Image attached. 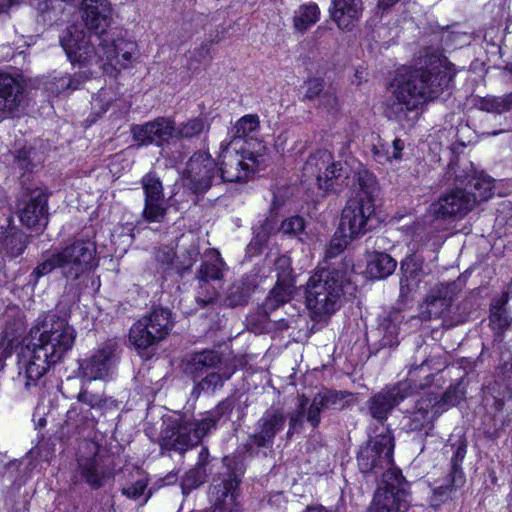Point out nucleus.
Here are the masks:
<instances>
[{
	"mask_svg": "<svg viewBox=\"0 0 512 512\" xmlns=\"http://www.w3.org/2000/svg\"><path fill=\"white\" fill-rule=\"evenodd\" d=\"M81 75L75 74L74 76H62L57 79V86L61 90H77L80 88L82 81H81Z\"/></svg>",
	"mask_w": 512,
	"mask_h": 512,
	"instance_id": "62",
	"label": "nucleus"
},
{
	"mask_svg": "<svg viewBox=\"0 0 512 512\" xmlns=\"http://www.w3.org/2000/svg\"><path fill=\"white\" fill-rule=\"evenodd\" d=\"M174 131V122L166 118H157L144 125L133 126L130 132L138 146L167 142Z\"/></svg>",
	"mask_w": 512,
	"mask_h": 512,
	"instance_id": "26",
	"label": "nucleus"
},
{
	"mask_svg": "<svg viewBox=\"0 0 512 512\" xmlns=\"http://www.w3.org/2000/svg\"><path fill=\"white\" fill-rule=\"evenodd\" d=\"M232 376V372L220 373L211 371L204 374L202 377L198 379H193V389L191 391V395L194 398H199L201 393H214L215 391L221 389L224 383L230 379Z\"/></svg>",
	"mask_w": 512,
	"mask_h": 512,
	"instance_id": "36",
	"label": "nucleus"
},
{
	"mask_svg": "<svg viewBox=\"0 0 512 512\" xmlns=\"http://www.w3.org/2000/svg\"><path fill=\"white\" fill-rule=\"evenodd\" d=\"M60 43L72 63L87 62L93 55H98L100 58L106 57L110 62L117 58L115 49L101 53L104 48H96L95 41L84 30L76 26H70L66 29Z\"/></svg>",
	"mask_w": 512,
	"mask_h": 512,
	"instance_id": "17",
	"label": "nucleus"
},
{
	"mask_svg": "<svg viewBox=\"0 0 512 512\" xmlns=\"http://www.w3.org/2000/svg\"><path fill=\"white\" fill-rule=\"evenodd\" d=\"M119 357L120 351L117 344L109 341L81 362V374L89 381L104 379L109 376Z\"/></svg>",
	"mask_w": 512,
	"mask_h": 512,
	"instance_id": "20",
	"label": "nucleus"
},
{
	"mask_svg": "<svg viewBox=\"0 0 512 512\" xmlns=\"http://www.w3.org/2000/svg\"><path fill=\"white\" fill-rule=\"evenodd\" d=\"M331 19L341 30L351 31L363 12L362 0H331Z\"/></svg>",
	"mask_w": 512,
	"mask_h": 512,
	"instance_id": "30",
	"label": "nucleus"
},
{
	"mask_svg": "<svg viewBox=\"0 0 512 512\" xmlns=\"http://www.w3.org/2000/svg\"><path fill=\"white\" fill-rule=\"evenodd\" d=\"M456 75L454 64L439 54H425L414 68L399 72L387 104V116L414 123L423 104L449 91Z\"/></svg>",
	"mask_w": 512,
	"mask_h": 512,
	"instance_id": "1",
	"label": "nucleus"
},
{
	"mask_svg": "<svg viewBox=\"0 0 512 512\" xmlns=\"http://www.w3.org/2000/svg\"><path fill=\"white\" fill-rule=\"evenodd\" d=\"M425 386L426 384L415 383L412 380L399 381L394 385L386 386L368 398L367 413L380 424L379 427L387 426L386 421L400 403Z\"/></svg>",
	"mask_w": 512,
	"mask_h": 512,
	"instance_id": "10",
	"label": "nucleus"
},
{
	"mask_svg": "<svg viewBox=\"0 0 512 512\" xmlns=\"http://www.w3.org/2000/svg\"><path fill=\"white\" fill-rule=\"evenodd\" d=\"M368 512H407L410 506L408 482L402 473L379 480Z\"/></svg>",
	"mask_w": 512,
	"mask_h": 512,
	"instance_id": "14",
	"label": "nucleus"
},
{
	"mask_svg": "<svg viewBox=\"0 0 512 512\" xmlns=\"http://www.w3.org/2000/svg\"><path fill=\"white\" fill-rule=\"evenodd\" d=\"M209 123L201 117H195L180 123L178 127L174 126L173 135L178 138L192 139L199 137L202 133L209 130Z\"/></svg>",
	"mask_w": 512,
	"mask_h": 512,
	"instance_id": "46",
	"label": "nucleus"
},
{
	"mask_svg": "<svg viewBox=\"0 0 512 512\" xmlns=\"http://www.w3.org/2000/svg\"><path fill=\"white\" fill-rule=\"evenodd\" d=\"M349 167L341 161H334L327 150L312 154L304 165V173L313 179L321 197L340 193L348 185Z\"/></svg>",
	"mask_w": 512,
	"mask_h": 512,
	"instance_id": "9",
	"label": "nucleus"
},
{
	"mask_svg": "<svg viewBox=\"0 0 512 512\" xmlns=\"http://www.w3.org/2000/svg\"><path fill=\"white\" fill-rule=\"evenodd\" d=\"M483 401L487 410L489 413H492L493 416H496L497 413H500L503 410L505 404L504 397L494 394L485 395Z\"/></svg>",
	"mask_w": 512,
	"mask_h": 512,
	"instance_id": "61",
	"label": "nucleus"
},
{
	"mask_svg": "<svg viewBox=\"0 0 512 512\" xmlns=\"http://www.w3.org/2000/svg\"><path fill=\"white\" fill-rule=\"evenodd\" d=\"M226 264L217 250H209L204 255V260L197 271L198 291L196 303L205 308L218 299V288L211 282H220L224 276Z\"/></svg>",
	"mask_w": 512,
	"mask_h": 512,
	"instance_id": "16",
	"label": "nucleus"
},
{
	"mask_svg": "<svg viewBox=\"0 0 512 512\" xmlns=\"http://www.w3.org/2000/svg\"><path fill=\"white\" fill-rule=\"evenodd\" d=\"M200 255V250L197 244L192 243L189 247L182 253L178 262L175 264V271L183 275L186 271H188L194 263L197 261L198 256Z\"/></svg>",
	"mask_w": 512,
	"mask_h": 512,
	"instance_id": "52",
	"label": "nucleus"
},
{
	"mask_svg": "<svg viewBox=\"0 0 512 512\" xmlns=\"http://www.w3.org/2000/svg\"><path fill=\"white\" fill-rule=\"evenodd\" d=\"M306 92L304 94L303 99L308 101L317 100L325 89V81L321 77H311L308 78L305 83Z\"/></svg>",
	"mask_w": 512,
	"mask_h": 512,
	"instance_id": "56",
	"label": "nucleus"
},
{
	"mask_svg": "<svg viewBox=\"0 0 512 512\" xmlns=\"http://www.w3.org/2000/svg\"><path fill=\"white\" fill-rule=\"evenodd\" d=\"M245 465L239 456H226L220 470L213 476L208 499L215 512H238L239 487Z\"/></svg>",
	"mask_w": 512,
	"mask_h": 512,
	"instance_id": "7",
	"label": "nucleus"
},
{
	"mask_svg": "<svg viewBox=\"0 0 512 512\" xmlns=\"http://www.w3.org/2000/svg\"><path fill=\"white\" fill-rule=\"evenodd\" d=\"M489 320L490 326L497 334H503L511 324V319H509L506 310L502 307H493Z\"/></svg>",
	"mask_w": 512,
	"mask_h": 512,
	"instance_id": "55",
	"label": "nucleus"
},
{
	"mask_svg": "<svg viewBox=\"0 0 512 512\" xmlns=\"http://www.w3.org/2000/svg\"><path fill=\"white\" fill-rule=\"evenodd\" d=\"M274 229V223L270 219H266L264 223L255 230V237L250 245L255 243L256 245L262 246L268 240L270 233Z\"/></svg>",
	"mask_w": 512,
	"mask_h": 512,
	"instance_id": "60",
	"label": "nucleus"
},
{
	"mask_svg": "<svg viewBox=\"0 0 512 512\" xmlns=\"http://www.w3.org/2000/svg\"><path fill=\"white\" fill-rule=\"evenodd\" d=\"M378 192L375 177L367 171L360 172L356 193L342 210L339 233L350 238H358L376 226L375 200Z\"/></svg>",
	"mask_w": 512,
	"mask_h": 512,
	"instance_id": "3",
	"label": "nucleus"
},
{
	"mask_svg": "<svg viewBox=\"0 0 512 512\" xmlns=\"http://www.w3.org/2000/svg\"><path fill=\"white\" fill-rule=\"evenodd\" d=\"M475 207V199L464 188L456 187L443 193L428 208V215L434 219L455 221L464 218Z\"/></svg>",
	"mask_w": 512,
	"mask_h": 512,
	"instance_id": "18",
	"label": "nucleus"
},
{
	"mask_svg": "<svg viewBox=\"0 0 512 512\" xmlns=\"http://www.w3.org/2000/svg\"><path fill=\"white\" fill-rule=\"evenodd\" d=\"M139 478L134 480L132 488H130V499L138 501V508L143 507L152 496V490L147 488L148 479L142 475L138 467L135 468Z\"/></svg>",
	"mask_w": 512,
	"mask_h": 512,
	"instance_id": "48",
	"label": "nucleus"
},
{
	"mask_svg": "<svg viewBox=\"0 0 512 512\" xmlns=\"http://www.w3.org/2000/svg\"><path fill=\"white\" fill-rule=\"evenodd\" d=\"M142 187L145 193L144 219L148 222H162L166 216L167 207L160 178L150 172L142 178Z\"/></svg>",
	"mask_w": 512,
	"mask_h": 512,
	"instance_id": "21",
	"label": "nucleus"
},
{
	"mask_svg": "<svg viewBox=\"0 0 512 512\" xmlns=\"http://www.w3.org/2000/svg\"><path fill=\"white\" fill-rule=\"evenodd\" d=\"M346 284V272L339 268H321L310 276L306 284L305 301L315 318L321 320L341 307Z\"/></svg>",
	"mask_w": 512,
	"mask_h": 512,
	"instance_id": "4",
	"label": "nucleus"
},
{
	"mask_svg": "<svg viewBox=\"0 0 512 512\" xmlns=\"http://www.w3.org/2000/svg\"><path fill=\"white\" fill-rule=\"evenodd\" d=\"M402 315L398 310H391L385 314L377 328L379 348H392L399 344L400 323Z\"/></svg>",
	"mask_w": 512,
	"mask_h": 512,
	"instance_id": "33",
	"label": "nucleus"
},
{
	"mask_svg": "<svg viewBox=\"0 0 512 512\" xmlns=\"http://www.w3.org/2000/svg\"><path fill=\"white\" fill-rule=\"evenodd\" d=\"M81 18L85 26L94 32L98 46L102 45V35L110 25L111 5L108 0H82Z\"/></svg>",
	"mask_w": 512,
	"mask_h": 512,
	"instance_id": "23",
	"label": "nucleus"
},
{
	"mask_svg": "<svg viewBox=\"0 0 512 512\" xmlns=\"http://www.w3.org/2000/svg\"><path fill=\"white\" fill-rule=\"evenodd\" d=\"M108 100L106 91H101L98 95L93 96L92 106L97 113H105L108 110Z\"/></svg>",
	"mask_w": 512,
	"mask_h": 512,
	"instance_id": "64",
	"label": "nucleus"
},
{
	"mask_svg": "<svg viewBox=\"0 0 512 512\" xmlns=\"http://www.w3.org/2000/svg\"><path fill=\"white\" fill-rule=\"evenodd\" d=\"M317 106L328 113H335L339 109V101L332 88H327L317 99Z\"/></svg>",
	"mask_w": 512,
	"mask_h": 512,
	"instance_id": "58",
	"label": "nucleus"
},
{
	"mask_svg": "<svg viewBox=\"0 0 512 512\" xmlns=\"http://www.w3.org/2000/svg\"><path fill=\"white\" fill-rule=\"evenodd\" d=\"M465 393L464 379L461 378L456 384L450 385L439 400L436 399L435 413L441 414L450 407L457 405L464 398Z\"/></svg>",
	"mask_w": 512,
	"mask_h": 512,
	"instance_id": "44",
	"label": "nucleus"
},
{
	"mask_svg": "<svg viewBox=\"0 0 512 512\" xmlns=\"http://www.w3.org/2000/svg\"><path fill=\"white\" fill-rule=\"evenodd\" d=\"M60 271L67 283L81 293L91 288L97 291L100 282L91 271L98 265L96 244L89 239H76L69 245L56 250Z\"/></svg>",
	"mask_w": 512,
	"mask_h": 512,
	"instance_id": "5",
	"label": "nucleus"
},
{
	"mask_svg": "<svg viewBox=\"0 0 512 512\" xmlns=\"http://www.w3.org/2000/svg\"><path fill=\"white\" fill-rule=\"evenodd\" d=\"M55 269H60V262L56 250L43 255V260L34 268L30 277L37 283L41 277L50 274Z\"/></svg>",
	"mask_w": 512,
	"mask_h": 512,
	"instance_id": "50",
	"label": "nucleus"
},
{
	"mask_svg": "<svg viewBox=\"0 0 512 512\" xmlns=\"http://www.w3.org/2000/svg\"><path fill=\"white\" fill-rule=\"evenodd\" d=\"M328 409H342L344 407L345 394L343 392L323 390L321 391Z\"/></svg>",
	"mask_w": 512,
	"mask_h": 512,
	"instance_id": "59",
	"label": "nucleus"
},
{
	"mask_svg": "<svg viewBox=\"0 0 512 512\" xmlns=\"http://www.w3.org/2000/svg\"><path fill=\"white\" fill-rule=\"evenodd\" d=\"M206 469L194 467L186 472L181 482L182 493L188 495L206 481Z\"/></svg>",
	"mask_w": 512,
	"mask_h": 512,
	"instance_id": "51",
	"label": "nucleus"
},
{
	"mask_svg": "<svg viewBox=\"0 0 512 512\" xmlns=\"http://www.w3.org/2000/svg\"><path fill=\"white\" fill-rule=\"evenodd\" d=\"M395 439L389 426H375L369 439L360 446L357 465L364 475L373 476L375 482L390 479L402 473L395 466L393 453Z\"/></svg>",
	"mask_w": 512,
	"mask_h": 512,
	"instance_id": "6",
	"label": "nucleus"
},
{
	"mask_svg": "<svg viewBox=\"0 0 512 512\" xmlns=\"http://www.w3.org/2000/svg\"><path fill=\"white\" fill-rule=\"evenodd\" d=\"M397 266V261L389 254L374 252L367 263V272L374 279H384L391 275Z\"/></svg>",
	"mask_w": 512,
	"mask_h": 512,
	"instance_id": "39",
	"label": "nucleus"
},
{
	"mask_svg": "<svg viewBox=\"0 0 512 512\" xmlns=\"http://www.w3.org/2000/svg\"><path fill=\"white\" fill-rule=\"evenodd\" d=\"M254 288L255 285L249 278L235 281L228 288L225 304L232 308L246 305Z\"/></svg>",
	"mask_w": 512,
	"mask_h": 512,
	"instance_id": "38",
	"label": "nucleus"
},
{
	"mask_svg": "<svg viewBox=\"0 0 512 512\" xmlns=\"http://www.w3.org/2000/svg\"><path fill=\"white\" fill-rule=\"evenodd\" d=\"M31 343L22 353L23 366L15 381L27 392L37 388L52 365L60 362L75 343L76 331L66 316L51 312L30 330Z\"/></svg>",
	"mask_w": 512,
	"mask_h": 512,
	"instance_id": "2",
	"label": "nucleus"
},
{
	"mask_svg": "<svg viewBox=\"0 0 512 512\" xmlns=\"http://www.w3.org/2000/svg\"><path fill=\"white\" fill-rule=\"evenodd\" d=\"M24 84L19 77L0 72V114L9 115L24 101Z\"/></svg>",
	"mask_w": 512,
	"mask_h": 512,
	"instance_id": "28",
	"label": "nucleus"
},
{
	"mask_svg": "<svg viewBox=\"0 0 512 512\" xmlns=\"http://www.w3.org/2000/svg\"><path fill=\"white\" fill-rule=\"evenodd\" d=\"M454 284H438L426 296L420 307L421 320L440 319L449 311L454 298Z\"/></svg>",
	"mask_w": 512,
	"mask_h": 512,
	"instance_id": "24",
	"label": "nucleus"
},
{
	"mask_svg": "<svg viewBox=\"0 0 512 512\" xmlns=\"http://www.w3.org/2000/svg\"><path fill=\"white\" fill-rule=\"evenodd\" d=\"M48 197L35 191L20 210V221L28 229L42 231L48 224Z\"/></svg>",
	"mask_w": 512,
	"mask_h": 512,
	"instance_id": "27",
	"label": "nucleus"
},
{
	"mask_svg": "<svg viewBox=\"0 0 512 512\" xmlns=\"http://www.w3.org/2000/svg\"><path fill=\"white\" fill-rule=\"evenodd\" d=\"M307 405L308 399L305 396H301L295 411L289 415V427L286 434L288 439H291L295 433H299L302 430Z\"/></svg>",
	"mask_w": 512,
	"mask_h": 512,
	"instance_id": "49",
	"label": "nucleus"
},
{
	"mask_svg": "<svg viewBox=\"0 0 512 512\" xmlns=\"http://www.w3.org/2000/svg\"><path fill=\"white\" fill-rule=\"evenodd\" d=\"M469 192V196L475 199V206L488 200L493 195L494 180L487 175H471L463 187Z\"/></svg>",
	"mask_w": 512,
	"mask_h": 512,
	"instance_id": "35",
	"label": "nucleus"
},
{
	"mask_svg": "<svg viewBox=\"0 0 512 512\" xmlns=\"http://www.w3.org/2000/svg\"><path fill=\"white\" fill-rule=\"evenodd\" d=\"M28 245V236L20 230L11 228L0 242V253L9 258L23 254Z\"/></svg>",
	"mask_w": 512,
	"mask_h": 512,
	"instance_id": "40",
	"label": "nucleus"
},
{
	"mask_svg": "<svg viewBox=\"0 0 512 512\" xmlns=\"http://www.w3.org/2000/svg\"><path fill=\"white\" fill-rule=\"evenodd\" d=\"M354 238L347 237L345 235L338 236L337 233L334 235V237L331 239L329 246L326 250L325 257L326 259H332L337 257L339 254H341L344 249L347 247L349 242L353 240Z\"/></svg>",
	"mask_w": 512,
	"mask_h": 512,
	"instance_id": "57",
	"label": "nucleus"
},
{
	"mask_svg": "<svg viewBox=\"0 0 512 512\" xmlns=\"http://www.w3.org/2000/svg\"><path fill=\"white\" fill-rule=\"evenodd\" d=\"M276 272V284L264 301L265 311L276 310L290 301L295 279L292 275L291 259L286 255L277 257L274 261Z\"/></svg>",
	"mask_w": 512,
	"mask_h": 512,
	"instance_id": "19",
	"label": "nucleus"
},
{
	"mask_svg": "<svg viewBox=\"0 0 512 512\" xmlns=\"http://www.w3.org/2000/svg\"><path fill=\"white\" fill-rule=\"evenodd\" d=\"M267 157L259 152L238 146L235 141L221 143L217 170L220 182H243L266 165Z\"/></svg>",
	"mask_w": 512,
	"mask_h": 512,
	"instance_id": "8",
	"label": "nucleus"
},
{
	"mask_svg": "<svg viewBox=\"0 0 512 512\" xmlns=\"http://www.w3.org/2000/svg\"><path fill=\"white\" fill-rule=\"evenodd\" d=\"M175 256L176 253L173 248L168 246L161 247L156 252V260L163 265H167L168 267L171 265L175 266L173 263Z\"/></svg>",
	"mask_w": 512,
	"mask_h": 512,
	"instance_id": "63",
	"label": "nucleus"
},
{
	"mask_svg": "<svg viewBox=\"0 0 512 512\" xmlns=\"http://www.w3.org/2000/svg\"><path fill=\"white\" fill-rule=\"evenodd\" d=\"M160 445L164 449L184 452L197 444V437L193 436L189 421H169L162 429Z\"/></svg>",
	"mask_w": 512,
	"mask_h": 512,
	"instance_id": "25",
	"label": "nucleus"
},
{
	"mask_svg": "<svg viewBox=\"0 0 512 512\" xmlns=\"http://www.w3.org/2000/svg\"><path fill=\"white\" fill-rule=\"evenodd\" d=\"M173 326L171 312L165 308L154 309L130 328V342L136 349L146 350L163 340Z\"/></svg>",
	"mask_w": 512,
	"mask_h": 512,
	"instance_id": "12",
	"label": "nucleus"
},
{
	"mask_svg": "<svg viewBox=\"0 0 512 512\" xmlns=\"http://www.w3.org/2000/svg\"><path fill=\"white\" fill-rule=\"evenodd\" d=\"M101 402V398L98 395L89 393L86 390H81L78 394V403L73 405L70 410L67 412V422L71 423L78 427L83 420H87L88 416H82L81 419H78L79 415L83 412V406H87L88 408H94L98 406Z\"/></svg>",
	"mask_w": 512,
	"mask_h": 512,
	"instance_id": "42",
	"label": "nucleus"
},
{
	"mask_svg": "<svg viewBox=\"0 0 512 512\" xmlns=\"http://www.w3.org/2000/svg\"><path fill=\"white\" fill-rule=\"evenodd\" d=\"M478 108L488 113L502 114L512 109V92L503 96H487L478 102Z\"/></svg>",
	"mask_w": 512,
	"mask_h": 512,
	"instance_id": "47",
	"label": "nucleus"
},
{
	"mask_svg": "<svg viewBox=\"0 0 512 512\" xmlns=\"http://www.w3.org/2000/svg\"><path fill=\"white\" fill-rule=\"evenodd\" d=\"M274 310L265 311L264 303L255 314L247 318L248 327L254 333H266L272 330H286L290 327V320L284 318H271L270 314Z\"/></svg>",
	"mask_w": 512,
	"mask_h": 512,
	"instance_id": "34",
	"label": "nucleus"
},
{
	"mask_svg": "<svg viewBox=\"0 0 512 512\" xmlns=\"http://www.w3.org/2000/svg\"><path fill=\"white\" fill-rule=\"evenodd\" d=\"M319 16L320 10L315 3L301 5L294 12L293 26L297 31L304 33L319 20Z\"/></svg>",
	"mask_w": 512,
	"mask_h": 512,
	"instance_id": "43",
	"label": "nucleus"
},
{
	"mask_svg": "<svg viewBox=\"0 0 512 512\" xmlns=\"http://www.w3.org/2000/svg\"><path fill=\"white\" fill-rule=\"evenodd\" d=\"M436 398L427 396L417 401L414 409L403 417V427L410 432L430 429L435 415Z\"/></svg>",
	"mask_w": 512,
	"mask_h": 512,
	"instance_id": "31",
	"label": "nucleus"
},
{
	"mask_svg": "<svg viewBox=\"0 0 512 512\" xmlns=\"http://www.w3.org/2000/svg\"><path fill=\"white\" fill-rule=\"evenodd\" d=\"M189 425L192 428L193 436L197 437L198 444L212 429L216 428L217 422L207 413L202 419L189 422Z\"/></svg>",
	"mask_w": 512,
	"mask_h": 512,
	"instance_id": "54",
	"label": "nucleus"
},
{
	"mask_svg": "<svg viewBox=\"0 0 512 512\" xmlns=\"http://www.w3.org/2000/svg\"><path fill=\"white\" fill-rule=\"evenodd\" d=\"M222 357L218 351L202 350L187 355L183 360L184 372L192 379H198L210 369L218 367Z\"/></svg>",
	"mask_w": 512,
	"mask_h": 512,
	"instance_id": "32",
	"label": "nucleus"
},
{
	"mask_svg": "<svg viewBox=\"0 0 512 512\" xmlns=\"http://www.w3.org/2000/svg\"><path fill=\"white\" fill-rule=\"evenodd\" d=\"M244 394L230 395L221 401L213 410L209 411L208 414L215 419L218 423L222 418L228 419L233 409L236 408L238 413V419H241L245 415V409L248 407V398L242 401Z\"/></svg>",
	"mask_w": 512,
	"mask_h": 512,
	"instance_id": "37",
	"label": "nucleus"
},
{
	"mask_svg": "<svg viewBox=\"0 0 512 512\" xmlns=\"http://www.w3.org/2000/svg\"><path fill=\"white\" fill-rule=\"evenodd\" d=\"M424 259L417 253L406 256L400 262V297L406 298L414 291L422 278L426 275L424 268Z\"/></svg>",
	"mask_w": 512,
	"mask_h": 512,
	"instance_id": "29",
	"label": "nucleus"
},
{
	"mask_svg": "<svg viewBox=\"0 0 512 512\" xmlns=\"http://www.w3.org/2000/svg\"><path fill=\"white\" fill-rule=\"evenodd\" d=\"M260 122L257 115L249 114L240 118L230 132V141H235L238 146L247 144L250 134L259 129Z\"/></svg>",
	"mask_w": 512,
	"mask_h": 512,
	"instance_id": "41",
	"label": "nucleus"
},
{
	"mask_svg": "<svg viewBox=\"0 0 512 512\" xmlns=\"http://www.w3.org/2000/svg\"><path fill=\"white\" fill-rule=\"evenodd\" d=\"M283 234L296 236L303 241V236H306L305 232V220L301 216H292L285 219L280 227Z\"/></svg>",
	"mask_w": 512,
	"mask_h": 512,
	"instance_id": "53",
	"label": "nucleus"
},
{
	"mask_svg": "<svg viewBox=\"0 0 512 512\" xmlns=\"http://www.w3.org/2000/svg\"><path fill=\"white\" fill-rule=\"evenodd\" d=\"M468 442L464 435L452 434L443 447V454L450 463V471L444 482L434 488L432 505L438 506L449 498L451 491L461 488L466 482L462 462L467 454Z\"/></svg>",
	"mask_w": 512,
	"mask_h": 512,
	"instance_id": "11",
	"label": "nucleus"
},
{
	"mask_svg": "<svg viewBox=\"0 0 512 512\" xmlns=\"http://www.w3.org/2000/svg\"><path fill=\"white\" fill-rule=\"evenodd\" d=\"M286 421L287 416L283 408L271 406L266 409L256 422L254 432L247 439L246 452L255 455L261 449H271L276 435L283 431Z\"/></svg>",
	"mask_w": 512,
	"mask_h": 512,
	"instance_id": "15",
	"label": "nucleus"
},
{
	"mask_svg": "<svg viewBox=\"0 0 512 512\" xmlns=\"http://www.w3.org/2000/svg\"><path fill=\"white\" fill-rule=\"evenodd\" d=\"M430 350V346L425 343H421L417 346L408 371V378L406 380H412V382L419 383L416 379V374L418 370H424V368L429 364ZM429 378L430 374H426L424 377L425 382L422 383L428 385L430 381Z\"/></svg>",
	"mask_w": 512,
	"mask_h": 512,
	"instance_id": "45",
	"label": "nucleus"
},
{
	"mask_svg": "<svg viewBox=\"0 0 512 512\" xmlns=\"http://www.w3.org/2000/svg\"><path fill=\"white\" fill-rule=\"evenodd\" d=\"M182 180L191 193L203 196L214 184L220 183L215 160L208 152H195L186 163Z\"/></svg>",
	"mask_w": 512,
	"mask_h": 512,
	"instance_id": "13",
	"label": "nucleus"
},
{
	"mask_svg": "<svg viewBox=\"0 0 512 512\" xmlns=\"http://www.w3.org/2000/svg\"><path fill=\"white\" fill-rule=\"evenodd\" d=\"M89 445L96 451L92 457L78 459V475L92 488H99L111 475V460L99 451L96 443Z\"/></svg>",
	"mask_w": 512,
	"mask_h": 512,
	"instance_id": "22",
	"label": "nucleus"
}]
</instances>
